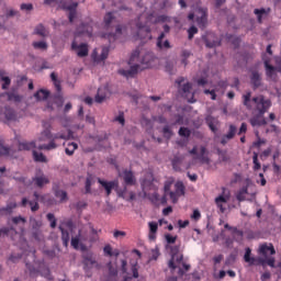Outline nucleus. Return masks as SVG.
I'll list each match as a JSON object with an SVG mask.
<instances>
[{
    "instance_id": "7c9ffc66",
    "label": "nucleus",
    "mask_w": 281,
    "mask_h": 281,
    "mask_svg": "<svg viewBox=\"0 0 281 281\" xmlns=\"http://www.w3.org/2000/svg\"><path fill=\"white\" fill-rule=\"evenodd\" d=\"M158 232V223L149 222V239L155 240L157 238L156 234Z\"/></svg>"
},
{
    "instance_id": "69168bd1",
    "label": "nucleus",
    "mask_w": 281,
    "mask_h": 281,
    "mask_svg": "<svg viewBox=\"0 0 281 281\" xmlns=\"http://www.w3.org/2000/svg\"><path fill=\"white\" fill-rule=\"evenodd\" d=\"M20 10L32 11L34 10V5H32V3H22V5H20Z\"/></svg>"
},
{
    "instance_id": "473e14b6",
    "label": "nucleus",
    "mask_w": 281,
    "mask_h": 281,
    "mask_svg": "<svg viewBox=\"0 0 281 281\" xmlns=\"http://www.w3.org/2000/svg\"><path fill=\"white\" fill-rule=\"evenodd\" d=\"M228 198L223 196V195H218L217 198H215V203L218 210H221L222 213H225L226 209L223 206V203H227Z\"/></svg>"
},
{
    "instance_id": "680f3d73",
    "label": "nucleus",
    "mask_w": 281,
    "mask_h": 281,
    "mask_svg": "<svg viewBox=\"0 0 281 281\" xmlns=\"http://www.w3.org/2000/svg\"><path fill=\"white\" fill-rule=\"evenodd\" d=\"M177 236H172L170 234L165 235V239L167 241L168 245H175L177 243Z\"/></svg>"
},
{
    "instance_id": "a18cd8bd",
    "label": "nucleus",
    "mask_w": 281,
    "mask_h": 281,
    "mask_svg": "<svg viewBox=\"0 0 281 281\" xmlns=\"http://www.w3.org/2000/svg\"><path fill=\"white\" fill-rule=\"evenodd\" d=\"M224 228H225V229H228V231H232V234L235 235V236H237V237H239V238H243V236H244L243 231H240V229H238V228H236V227H232V226H229L228 224H225V225H224Z\"/></svg>"
},
{
    "instance_id": "423d86ee",
    "label": "nucleus",
    "mask_w": 281,
    "mask_h": 281,
    "mask_svg": "<svg viewBox=\"0 0 281 281\" xmlns=\"http://www.w3.org/2000/svg\"><path fill=\"white\" fill-rule=\"evenodd\" d=\"M0 119L5 122H15L19 119V114H16L13 108L4 106L0 109Z\"/></svg>"
},
{
    "instance_id": "a878e982",
    "label": "nucleus",
    "mask_w": 281,
    "mask_h": 281,
    "mask_svg": "<svg viewBox=\"0 0 281 281\" xmlns=\"http://www.w3.org/2000/svg\"><path fill=\"white\" fill-rule=\"evenodd\" d=\"M83 266L88 269H92L94 266L99 267L98 261L93 258L92 255L88 254L87 256H83Z\"/></svg>"
},
{
    "instance_id": "a211bd4d",
    "label": "nucleus",
    "mask_w": 281,
    "mask_h": 281,
    "mask_svg": "<svg viewBox=\"0 0 281 281\" xmlns=\"http://www.w3.org/2000/svg\"><path fill=\"white\" fill-rule=\"evenodd\" d=\"M122 178L126 186H135L136 184V178L132 170L124 169Z\"/></svg>"
},
{
    "instance_id": "3c124183",
    "label": "nucleus",
    "mask_w": 281,
    "mask_h": 281,
    "mask_svg": "<svg viewBox=\"0 0 281 281\" xmlns=\"http://www.w3.org/2000/svg\"><path fill=\"white\" fill-rule=\"evenodd\" d=\"M237 127L235 125H229L228 133H226V139H233L236 135Z\"/></svg>"
},
{
    "instance_id": "7ed1b4c3",
    "label": "nucleus",
    "mask_w": 281,
    "mask_h": 281,
    "mask_svg": "<svg viewBox=\"0 0 281 281\" xmlns=\"http://www.w3.org/2000/svg\"><path fill=\"white\" fill-rule=\"evenodd\" d=\"M186 81V79L183 77H180L178 80H176V83L178 85L179 88V92L186 97V99L190 102V103H195L196 100H194V94L191 92L192 90V85L190 82H187L184 85L183 83Z\"/></svg>"
},
{
    "instance_id": "a19ab883",
    "label": "nucleus",
    "mask_w": 281,
    "mask_h": 281,
    "mask_svg": "<svg viewBox=\"0 0 281 281\" xmlns=\"http://www.w3.org/2000/svg\"><path fill=\"white\" fill-rule=\"evenodd\" d=\"M77 149H78V144L71 142V143H68V144H67L66 149H65V153H66V155H68V156H72V155L76 153Z\"/></svg>"
},
{
    "instance_id": "c03bdc74",
    "label": "nucleus",
    "mask_w": 281,
    "mask_h": 281,
    "mask_svg": "<svg viewBox=\"0 0 281 281\" xmlns=\"http://www.w3.org/2000/svg\"><path fill=\"white\" fill-rule=\"evenodd\" d=\"M115 31H116V34H122V25L121 24L116 25ZM116 34L109 33V34H104L103 37L108 38L109 41H115Z\"/></svg>"
},
{
    "instance_id": "f257e3e1",
    "label": "nucleus",
    "mask_w": 281,
    "mask_h": 281,
    "mask_svg": "<svg viewBox=\"0 0 281 281\" xmlns=\"http://www.w3.org/2000/svg\"><path fill=\"white\" fill-rule=\"evenodd\" d=\"M254 104H256V109L259 114L254 115L249 123L252 127H260L268 124V121L263 117L265 113H268L269 109L271 108V101L269 99H265L263 95L254 97L252 98Z\"/></svg>"
},
{
    "instance_id": "f704fd0d",
    "label": "nucleus",
    "mask_w": 281,
    "mask_h": 281,
    "mask_svg": "<svg viewBox=\"0 0 281 281\" xmlns=\"http://www.w3.org/2000/svg\"><path fill=\"white\" fill-rule=\"evenodd\" d=\"M77 7H78V3H75L71 7H64V9L69 10V14H68L69 23H72L77 16V12H76Z\"/></svg>"
},
{
    "instance_id": "72a5a7b5",
    "label": "nucleus",
    "mask_w": 281,
    "mask_h": 281,
    "mask_svg": "<svg viewBox=\"0 0 281 281\" xmlns=\"http://www.w3.org/2000/svg\"><path fill=\"white\" fill-rule=\"evenodd\" d=\"M59 231L61 232V241L64 243V246H69L70 241V234L68 229L63 228V226H59Z\"/></svg>"
},
{
    "instance_id": "37998d69",
    "label": "nucleus",
    "mask_w": 281,
    "mask_h": 281,
    "mask_svg": "<svg viewBox=\"0 0 281 281\" xmlns=\"http://www.w3.org/2000/svg\"><path fill=\"white\" fill-rule=\"evenodd\" d=\"M114 19L115 18L112 12L105 13V15L103 18L105 29L111 27V24L113 23Z\"/></svg>"
},
{
    "instance_id": "c756f323",
    "label": "nucleus",
    "mask_w": 281,
    "mask_h": 281,
    "mask_svg": "<svg viewBox=\"0 0 281 281\" xmlns=\"http://www.w3.org/2000/svg\"><path fill=\"white\" fill-rule=\"evenodd\" d=\"M34 34L45 38L49 35V31L43 24H40L34 29Z\"/></svg>"
},
{
    "instance_id": "49530a36",
    "label": "nucleus",
    "mask_w": 281,
    "mask_h": 281,
    "mask_svg": "<svg viewBox=\"0 0 281 281\" xmlns=\"http://www.w3.org/2000/svg\"><path fill=\"white\" fill-rule=\"evenodd\" d=\"M252 164H254V167H252L254 171H258L261 169V162L258 161V153L256 151L252 153Z\"/></svg>"
},
{
    "instance_id": "c85d7f7f",
    "label": "nucleus",
    "mask_w": 281,
    "mask_h": 281,
    "mask_svg": "<svg viewBox=\"0 0 281 281\" xmlns=\"http://www.w3.org/2000/svg\"><path fill=\"white\" fill-rule=\"evenodd\" d=\"M33 160L41 164H47L48 159L47 156H45L43 153H38L36 150L32 151Z\"/></svg>"
},
{
    "instance_id": "8fccbe9b",
    "label": "nucleus",
    "mask_w": 281,
    "mask_h": 281,
    "mask_svg": "<svg viewBox=\"0 0 281 281\" xmlns=\"http://www.w3.org/2000/svg\"><path fill=\"white\" fill-rule=\"evenodd\" d=\"M25 266H26V270H29V272H30V276L32 278H36L38 274V270L31 263H25Z\"/></svg>"
},
{
    "instance_id": "79ce46f5",
    "label": "nucleus",
    "mask_w": 281,
    "mask_h": 281,
    "mask_svg": "<svg viewBox=\"0 0 281 281\" xmlns=\"http://www.w3.org/2000/svg\"><path fill=\"white\" fill-rule=\"evenodd\" d=\"M34 98L38 101H44L49 98V91L47 90H38L36 93H34Z\"/></svg>"
},
{
    "instance_id": "9b49d317",
    "label": "nucleus",
    "mask_w": 281,
    "mask_h": 281,
    "mask_svg": "<svg viewBox=\"0 0 281 281\" xmlns=\"http://www.w3.org/2000/svg\"><path fill=\"white\" fill-rule=\"evenodd\" d=\"M30 224L32 227V236L36 240L42 239V231L41 227L43 225L42 221H37L35 217L30 218Z\"/></svg>"
},
{
    "instance_id": "39448f33",
    "label": "nucleus",
    "mask_w": 281,
    "mask_h": 281,
    "mask_svg": "<svg viewBox=\"0 0 281 281\" xmlns=\"http://www.w3.org/2000/svg\"><path fill=\"white\" fill-rule=\"evenodd\" d=\"M186 195V187L182 181H178L175 183V192H169V199H171L172 203H178L180 196Z\"/></svg>"
},
{
    "instance_id": "f03ea898",
    "label": "nucleus",
    "mask_w": 281,
    "mask_h": 281,
    "mask_svg": "<svg viewBox=\"0 0 281 281\" xmlns=\"http://www.w3.org/2000/svg\"><path fill=\"white\" fill-rule=\"evenodd\" d=\"M166 248L169 250V254L171 255V259L168 262V268L176 270V263L180 265L183 261V255L180 254V246L167 245Z\"/></svg>"
},
{
    "instance_id": "0eeeda50",
    "label": "nucleus",
    "mask_w": 281,
    "mask_h": 281,
    "mask_svg": "<svg viewBox=\"0 0 281 281\" xmlns=\"http://www.w3.org/2000/svg\"><path fill=\"white\" fill-rule=\"evenodd\" d=\"M250 256H251V249L249 247H247L245 249V255H244L245 262H248L250 267H252V266L265 267L266 266V259L255 258V257H250Z\"/></svg>"
},
{
    "instance_id": "0e129e2a",
    "label": "nucleus",
    "mask_w": 281,
    "mask_h": 281,
    "mask_svg": "<svg viewBox=\"0 0 281 281\" xmlns=\"http://www.w3.org/2000/svg\"><path fill=\"white\" fill-rule=\"evenodd\" d=\"M79 245H80V239L78 236L74 237L71 239V246L74 247L75 250L79 249Z\"/></svg>"
},
{
    "instance_id": "9d476101",
    "label": "nucleus",
    "mask_w": 281,
    "mask_h": 281,
    "mask_svg": "<svg viewBox=\"0 0 281 281\" xmlns=\"http://www.w3.org/2000/svg\"><path fill=\"white\" fill-rule=\"evenodd\" d=\"M23 100V97L20 95L18 92L15 91H9V92H2L0 93V101L4 102V101H12L15 104H19L21 101Z\"/></svg>"
},
{
    "instance_id": "4d7b16f0",
    "label": "nucleus",
    "mask_w": 281,
    "mask_h": 281,
    "mask_svg": "<svg viewBox=\"0 0 281 281\" xmlns=\"http://www.w3.org/2000/svg\"><path fill=\"white\" fill-rule=\"evenodd\" d=\"M198 33H199V30H198L196 26H194V25L190 26L189 30H188V38H189V41H192L194 34H198Z\"/></svg>"
},
{
    "instance_id": "6e6552de",
    "label": "nucleus",
    "mask_w": 281,
    "mask_h": 281,
    "mask_svg": "<svg viewBox=\"0 0 281 281\" xmlns=\"http://www.w3.org/2000/svg\"><path fill=\"white\" fill-rule=\"evenodd\" d=\"M98 183H100L104 189L105 196H111L112 190H116L120 187L119 180L106 181V180L98 179Z\"/></svg>"
},
{
    "instance_id": "09e8293b",
    "label": "nucleus",
    "mask_w": 281,
    "mask_h": 281,
    "mask_svg": "<svg viewBox=\"0 0 281 281\" xmlns=\"http://www.w3.org/2000/svg\"><path fill=\"white\" fill-rule=\"evenodd\" d=\"M50 78H52V81L54 82V87L57 90V92H60L61 90L60 81L58 80L56 72H52Z\"/></svg>"
},
{
    "instance_id": "bb28decb",
    "label": "nucleus",
    "mask_w": 281,
    "mask_h": 281,
    "mask_svg": "<svg viewBox=\"0 0 281 281\" xmlns=\"http://www.w3.org/2000/svg\"><path fill=\"white\" fill-rule=\"evenodd\" d=\"M207 153L205 146H201L200 156H195L194 160H200L201 164H209L210 159L207 156H205Z\"/></svg>"
},
{
    "instance_id": "c9c22d12",
    "label": "nucleus",
    "mask_w": 281,
    "mask_h": 281,
    "mask_svg": "<svg viewBox=\"0 0 281 281\" xmlns=\"http://www.w3.org/2000/svg\"><path fill=\"white\" fill-rule=\"evenodd\" d=\"M248 194V187H243L238 190L236 193V199L239 203L244 202L246 200V196Z\"/></svg>"
},
{
    "instance_id": "e2e57ef3",
    "label": "nucleus",
    "mask_w": 281,
    "mask_h": 281,
    "mask_svg": "<svg viewBox=\"0 0 281 281\" xmlns=\"http://www.w3.org/2000/svg\"><path fill=\"white\" fill-rule=\"evenodd\" d=\"M109 274L108 276H119V270L113 268L112 262L108 263Z\"/></svg>"
},
{
    "instance_id": "58836bf2",
    "label": "nucleus",
    "mask_w": 281,
    "mask_h": 281,
    "mask_svg": "<svg viewBox=\"0 0 281 281\" xmlns=\"http://www.w3.org/2000/svg\"><path fill=\"white\" fill-rule=\"evenodd\" d=\"M16 207L15 203H11L5 205L4 207L0 209V215H10L13 213V210Z\"/></svg>"
},
{
    "instance_id": "ddd939ff",
    "label": "nucleus",
    "mask_w": 281,
    "mask_h": 281,
    "mask_svg": "<svg viewBox=\"0 0 281 281\" xmlns=\"http://www.w3.org/2000/svg\"><path fill=\"white\" fill-rule=\"evenodd\" d=\"M71 48L76 52L77 57L79 58H85L88 56V46L86 43H81L80 45H78V43L74 41L71 44Z\"/></svg>"
},
{
    "instance_id": "f8f14e48",
    "label": "nucleus",
    "mask_w": 281,
    "mask_h": 281,
    "mask_svg": "<svg viewBox=\"0 0 281 281\" xmlns=\"http://www.w3.org/2000/svg\"><path fill=\"white\" fill-rule=\"evenodd\" d=\"M42 132L38 142H45L52 138V123L49 121H42Z\"/></svg>"
},
{
    "instance_id": "e433bc0d",
    "label": "nucleus",
    "mask_w": 281,
    "mask_h": 281,
    "mask_svg": "<svg viewBox=\"0 0 281 281\" xmlns=\"http://www.w3.org/2000/svg\"><path fill=\"white\" fill-rule=\"evenodd\" d=\"M54 195L59 199L60 203H65L68 200L67 193L64 190L54 189Z\"/></svg>"
},
{
    "instance_id": "aec40b11",
    "label": "nucleus",
    "mask_w": 281,
    "mask_h": 281,
    "mask_svg": "<svg viewBox=\"0 0 281 281\" xmlns=\"http://www.w3.org/2000/svg\"><path fill=\"white\" fill-rule=\"evenodd\" d=\"M33 182L37 188H43L45 184H49V179L40 170V175L33 178Z\"/></svg>"
},
{
    "instance_id": "2f4dec72",
    "label": "nucleus",
    "mask_w": 281,
    "mask_h": 281,
    "mask_svg": "<svg viewBox=\"0 0 281 281\" xmlns=\"http://www.w3.org/2000/svg\"><path fill=\"white\" fill-rule=\"evenodd\" d=\"M154 58L155 55H153V53H146L143 59H140V65H145V68H149Z\"/></svg>"
},
{
    "instance_id": "ea45409f",
    "label": "nucleus",
    "mask_w": 281,
    "mask_h": 281,
    "mask_svg": "<svg viewBox=\"0 0 281 281\" xmlns=\"http://www.w3.org/2000/svg\"><path fill=\"white\" fill-rule=\"evenodd\" d=\"M35 142H23V143H19V150L23 151V150H31L33 148H35Z\"/></svg>"
},
{
    "instance_id": "b1692460",
    "label": "nucleus",
    "mask_w": 281,
    "mask_h": 281,
    "mask_svg": "<svg viewBox=\"0 0 281 281\" xmlns=\"http://www.w3.org/2000/svg\"><path fill=\"white\" fill-rule=\"evenodd\" d=\"M268 251H270L271 256L276 255V248H273L272 244H263L259 246V255L261 256H268Z\"/></svg>"
},
{
    "instance_id": "6ab92c4d",
    "label": "nucleus",
    "mask_w": 281,
    "mask_h": 281,
    "mask_svg": "<svg viewBox=\"0 0 281 281\" xmlns=\"http://www.w3.org/2000/svg\"><path fill=\"white\" fill-rule=\"evenodd\" d=\"M266 76L271 80L277 79V72L280 71L276 66H271L269 60H265Z\"/></svg>"
},
{
    "instance_id": "774afa93",
    "label": "nucleus",
    "mask_w": 281,
    "mask_h": 281,
    "mask_svg": "<svg viewBox=\"0 0 281 281\" xmlns=\"http://www.w3.org/2000/svg\"><path fill=\"white\" fill-rule=\"evenodd\" d=\"M159 199L160 198H159L158 193H154V194L150 195V201H151L153 204L157 205L159 203Z\"/></svg>"
},
{
    "instance_id": "cd10ccee",
    "label": "nucleus",
    "mask_w": 281,
    "mask_h": 281,
    "mask_svg": "<svg viewBox=\"0 0 281 281\" xmlns=\"http://www.w3.org/2000/svg\"><path fill=\"white\" fill-rule=\"evenodd\" d=\"M255 103L254 99H251V92H246V94L243 95V104L248 109L249 111L254 108L251 104Z\"/></svg>"
},
{
    "instance_id": "6e6d98bb",
    "label": "nucleus",
    "mask_w": 281,
    "mask_h": 281,
    "mask_svg": "<svg viewBox=\"0 0 281 281\" xmlns=\"http://www.w3.org/2000/svg\"><path fill=\"white\" fill-rule=\"evenodd\" d=\"M0 80L3 82L2 89L8 90L9 86L12 83V80L9 77H3V76L0 77Z\"/></svg>"
},
{
    "instance_id": "864d4df0",
    "label": "nucleus",
    "mask_w": 281,
    "mask_h": 281,
    "mask_svg": "<svg viewBox=\"0 0 281 281\" xmlns=\"http://www.w3.org/2000/svg\"><path fill=\"white\" fill-rule=\"evenodd\" d=\"M161 133H164V137H166L167 139H170L172 137V131H171V127L169 125H166L161 130Z\"/></svg>"
},
{
    "instance_id": "5fc2aeb1",
    "label": "nucleus",
    "mask_w": 281,
    "mask_h": 281,
    "mask_svg": "<svg viewBox=\"0 0 281 281\" xmlns=\"http://www.w3.org/2000/svg\"><path fill=\"white\" fill-rule=\"evenodd\" d=\"M46 218L48 222H50V227L56 228L57 220H56L55 215L52 213H47Z\"/></svg>"
},
{
    "instance_id": "5701e85b",
    "label": "nucleus",
    "mask_w": 281,
    "mask_h": 281,
    "mask_svg": "<svg viewBox=\"0 0 281 281\" xmlns=\"http://www.w3.org/2000/svg\"><path fill=\"white\" fill-rule=\"evenodd\" d=\"M108 89L105 87L98 89L97 94L94 97V101L98 104H101L106 100Z\"/></svg>"
},
{
    "instance_id": "13d9d810",
    "label": "nucleus",
    "mask_w": 281,
    "mask_h": 281,
    "mask_svg": "<svg viewBox=\"0 0 281 281\" xmlns=\"http://www.w3.org/2000/svg\"><path fill=\"white\" fill-rule=\"evenodd\" d=\"M131 270H132V274H133L134 279L139 278V269L137 267V261L132 263V269Z\"/></svg>"
},
{
    "instance_id": "603ef678",
    "label": "nucleus",
    "mask_w": 281,
    "mask_h": 281,
    "mask_svg": "<svg viewBox=\"0 0 281 281\" xmlns=\"http://www.w3.org/2000/svg\"><path fill=\"white\" fill-rule=\"evenodd\" d=\"M179 136L180 137H191V131L188 127L181 126L179 130Z\"/></svg>"
},
{
    "instance_id": "4be33fe9",
    "label": "nucleus",
    "mask_w": 281,
    "mask_h": 281,
    "mask_svg": "<svg viewBox=\"0 0 281 281\" xmlns=\"http://www.w3.org/2000/svg\"><path fill=\"white\" fill-rule=\"evenodd\" d=\"M204 121L206 122L211 132H213L214 134L218 132L217 126L220 122L213 115H207L206 119H204Z\"/></svg>"
},
{
    "instance_id": "2eb2a0df",
    "label": "nucleus",
    "mask_w": 281,
    "mask_h": 281,
    "mask_svg": "<svg viewBox=\"0 0 281 281\" xmlns=\"http://www.w3.org/2000/svg\"><path fill=\"white\" fill-rule=\"evenodd\" d=\"M139 70H140V65L134 64L131 66L128 70L121 68L117 70V72L119 75L124 76L126 78H133L134 76L137 75Z\"/></svg>"
},
{
    "instance_id": "338daca9",
    "label": "nucleus",
    "mask_w": 281,
    "mask_h": 281,
    "mask_svg": "<svg viewBox=\"0 0 281 281\" xmlns=\"http://www.w3.org/2000/svg\"><path fill=\"white\" fill-rule=\"evenodd\" d=\"M91 186H92V179L91 177H88L86 180V193H91Z\"/></svg>"
},
{
    "instance_id": "dca6fc26",
    "label": "nucleus",
    "mask_w": 281,
    "mask_h": 281,
    "mask_svg": "<svg viewBox=\"0 0 281 281\" xmlns=\"http://www.w3.org/2000/svg\"><path fill=\"white\" fill-rule=\"evenodd\" d=\"M204 43L209 48L221 46V40L218 37H215L214 33H209L207 36L204 37Z\"/></svg>"
},
{
    "instance_id": "1a4fd4ad",
    "label": "nucleus",
    "mask_w": 281,
    "mask_h": 281,
    "mask_svg": "<svg viewBox=\"0 0 281 281\" xmlns=\"http://www.w3.org/2000/svg\"><path fill=\"white\" fill-rule=\"evenodd\" d=\"M196 25L198 27L204 30L207 25V8L196 9Z\"/></svg>"
},
{
    "instance_id": "f3484780",
    "label": "nucleus",
    "mask_w": 281,
    "mask_h": 281,
    "mask_svg": "<svg viewBox=\"0 0 281 281\" xmlns=\"http://www.w3.org/2000/svg\"><path fill=\"white\" fill-rule=\"evenodd\" d=\"M109 53H110L109 47H103L102 52H101V55H98V52L94 49L93 54H92L93 61L95 64H100L102 61H105V59L109 57Z\"/></svg>"
},
{
    "instance_id": "4c0bfd02",
    "label": "nucleus",
    "mask_w": 281,
    "mask_h": 281,
    "mask_svg": "<svg viewBox=\"0 0 281 281\" xmlns=\"http://www.w3.org/2000/svg\"><path fill=\"white\" fill-rule=\"evenodd\" d=\"M269 12H270V9H267V10H266V9H263V8H261V9H255V10H254V14L257 15L258 23H262V16H263V15H268Z\"/></svg>"
},
{
    "instance_id": "de8ad7c7",
    "label": "nucleus",
    "mask_w": 281,
    "mask_h": 281,
    "mask_svg": "<svg viewBox=\"0 0 281 281\" xmlns=\"http://www.w3.org/2000/svg\"><path fill=\"white\" fill-rule=\"evenodd\" d=\"M34 49L47 50L48 44L47 42H33Z\"/></svg>"
},
{
    "instance_id": "bf43d9fd",
    "label": "nucleus",
    "mask_w": 281,
    "mask_h": 281,
    "mask_svg": "<svg viewBox=\"0 0 281 281\" xmlns=\"http://www.w3.org/2000/svg\"><path fill=\"white\" fill-rule=\"evenodd\" d=\"M225 257L221 254L217 255L213 258V262H214V271L217 269V266L223 261Z\"/></svg>"
},
{
    "instance_id": "412c9836",
    "label": "nucleus",
    "mask_w": 281,
    "mask_h": 281,
    "mask_svg": "<svg viewBox=\"0 0 281 281\" xmlns=\"http://www.w3.org/2000/svg\"><path fill=\"white\" fill-rule=\"evenodd\" d=\"M77 33L78 34H87L89 37H91L92 33H93L92 22L82 23L79 27H77Z\"/></svg>"
},
{
    "instance_id": "20e7f679",
    "label": "nucleus",
    "mask_w": 281,
    "mask_h": 281,
    "mask_svg": "<svg viewBox=\"0 0 281 281\" xmlns=\"http://www.w3.org/2000/svg\"><path fill=\"white\" fill-rule=\"evenodd\" d=\"M58 139H66V135L64 133H55L52 134V138H48V144H44V145H38V149L40 150H46V151H50V150H55L58 148V145L56 144V140Z\"/></svg>"
},
{
    "instance_id": "4468645a",
    "label": "nucleus",
    "mask_w": 281,
    "mask_h": 281,
    "mask_svg": "<svg viewBox=\"0 0 281 281\" xmlns=\"http://www.w3.org/2000/svg\"><path fill=\"white\" fill-rule=\"evenodd\" d=\"M250 85L254 90H257L262 86L261 74L258 72L257 70H251L250 72Z\"/></svg>"
},
{
    "instance_id": "052dcab7",
    "label": "nucleus",
    "mask_w": 281,
    "mask_h": 281,
    "mask_svg": "<svg viewBox=\"0 0 281 281\" xmlns=\"http://www.w3.org/2000/svg\"><path fill=\"white\" fill-rule=\"evenodd\" d=\"M172 168L176 172H180V159L178 157H175L172 160Z\"/></svg>"
},
{
    "instance_id": "393cba45",
    "label": "nucleus",
    "mask_w": 281,
    "mask_h": 281,
    "mask_svg": "<svg viewBox=\"0 0 281 281\" xmlns=\"http://www.w3.org/2000/svg\"><path fill=\"white\" fill-rule=\"evenodd\" d=\"M165 38V33L161 32L158 40H157V47L159 49H170L171 48V45H170V42L168 40H166L165 42H162Z\"/></svg>"
}]
</instances>
